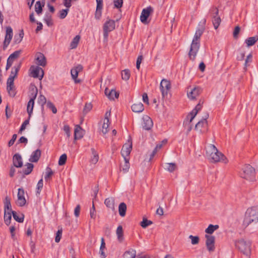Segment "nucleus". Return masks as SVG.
I'll use <instances>...</instances> for the list:
<instances>
[{
  "label": "nucleus",
  "instance_id": "nucleus-1",
  "mask_svg": "<svg viewBox=\"0 0 258 258\" xmlns=\"http://www.w3.org/2000/svg\"><path fill=\"white\" fill-rule=\"evenodd\" d=\"M205 150L206 156L210 162L213 163L222 162L224 164L228 162V159L214 145L208 144L205 147Z\"/></svg>",
  "mask_w": 258,
  "mask_h": 258
},
{
  "label": "nucleus",
  "instance_id": "nucleus-2",
  "mask_svg": "<svg viewBox=\"0 0 258 258\" xmlns=\"http://www.w3.org/2000/svg\"><path fill=\"white\" fill-rule=\"evenodd\" d=\"M204 32V28L196 30L190 45L188 52V57L191 60H194L197 56L200 46V38Z\"/></svg>",
  "mask_w": 258,
  "mask_h": 258
},
{
  "label": "nucleus",
  "instance_id": "nucleus-3",
  "mask_svg": "<svg viewBox=\"0 0 258 258\" xmlns=\"http://www.w3.org/2000/svg\"><path fill=\"white\" fill-rule=\"evenodd\" d=\"M31 94L30 99L28 103L27 107V111L29 114L28 119L25 120L22 124L19 133H21L23 131L26 129V126L29 123V119L33 113V107L34 105V100L36 98L38 93L37 88L35 86H32L31 89Z\"/></svg>",
  "mask_w": 258,
  "mask_h": 258
},
{
  "label": "nucleus",
  "instance_id": "nucleus-4",
  "mask_svg": "<svg viewBox=\"0 0 258 258\" xmlns=\"http://www.w3.org/2000/svg\"><path fill=\"white\" fill-rule=\"evenodd\" d=\"M20 67V63L14 66L12 69L11 74L7 80V90L10 96L12 97H14L16 94L14 81L15 78L17 76Z\"/></svg>",
  "mask_w": 258,
  "mask_h": 258
},
{
  "label": "nucleus",
  "instance_id": "nucleus-5",
  "mask_svg": "<svg viewBox=\"0 0 258 258\" xmlns=\"http://www.w3.org/2000/svg\"><path fill=\"white\" fill-rule=\"evenodd\" d=\"M252 222H258V207H252L247 210L243 225L247 227Z\"/></svg>",
  "mask_w": 258,
  "mask_h": 258
},
{
  "label": "nucleus",
  "instance_id": "nucleus-6",
  "mask_svg": "<svg viewBox=\"0 0 258 258\" xmlns=\"http://www.w3.org/2000/svg\"><path fill=\"white\" fill-rule=\"evenodd\" d=\"M240 177L249 182L255 181V170L249 164L245 165L241 169L240 173Z\"/></svg>",
  "mask_w": 258,
  "mask_h": 258
},
{
  "label": "nucleus",
  "instance_id": "nucleus-7",
  "mask_svg": "<svg viewBox=\"0 0 258 258\" xmlns=\"http://www.w3.org/2000/svg\"><path fill=\"white\" fill-rule=\"evenodd\" d=\"M202 104L203 102L201 103L200 101L187 116L186 119L184 120L183 122V125L188 132L191 130L193 126V124L191 123L192 121L198 114V112L201 109L202 107Z\"/></svg>",
  "mask_w": 258,
  "mask_h": 258
},
{
  "label": "nucleus",
  "instance_id": "nucleus-8",
  "mask_svg": "<svg viewBox=\"0 0 258 258\" xmlns=\"http://www.w3.org/2000/svg\"><path fill=\"white\" fill-rule=\"evenodd\" d=\"M251 243L249 241L243 238H239L235 241V245L243 254L249 256L251 253Z\"/></svg>",
  "mask_w": 258,
  "mask_h": 258
},
{
  "label": "nucleus",
  "instance_id": "nucleus-9",
  "mask_svg": "<svg viewBox=\"0 0 258 258\" xmlns=\"http://www.w3.org/2000/svg\"><path fill=\"white\" fill-rule=\"evenodd\" d=\"M115 28V21L111 19H108L104 24L103 26V38L105 42L108 40V34L113 31Z\"/></svg>",
  "mask_w": 258,
  "mask_h": 258
},
{
  "label": "nucleus",
  "instance_id": "nucleus-10",
  "mask_svg": "<svg viewBox=\"0 0 258 258\" xmlns=\"http://www.w3.org/2000/svg\"><path fill=\"white\" fill-rule=\"evenodd\" d=\"M209 117V114L206 113L203 118L198 121V122L195 125V130L201 133H204L208 131V122L207 119Z\"/></svg>",
  "mask_w": 258,
  "mask_h": 258
},
{
  "label": "nucleus",
  "instance_id": "nucleus-11",
  "mask_svg": "<svg viewBox=\"0 0 258 258\" xmlns=\"http://www.w3.org/2000/svg\"><path fill=\"white\" fill-rule=\"evenodd\" d=\"M29 72L31 76L34 78H38L40 80H41L44 76L43 69L38 66H32L29 69Z\"/></svg>",
  "mask_w": 258,
  "mask_h": 258
},
{
  "label": "nucleus",
  "instance_id": "nucleus-12",
  "mask_svg": "<svg viewBox=\"0 0 258 258\" xmlns=\"http://www.w3.org/2000/svg\"><path fill=\"white\" fill-rule=\"evenodd\" d=\"M160 88L163 97H165L167 95L171 88L170 81L166 79H163L160 83Z\"/></svg>",
  "mask_w": 258,
  "mask_h": 258
},
{
  "label": "nucleus",
  "instance_id": "nucleus-13",
  "mask_svg": "<svg viewBox=\"0 0 258 258\" xmlns=\"http://www.w3.org/2000/svg\"><path fill=\"white\" fill-rule=\"evenodd\" d=\"M132 149V142L131 139L123 146L121 154L123 158H127L130 155Z\"/></svg>",
  "mask_w": 258,
  "mask_h": 258
},
{
  "label": "nucleus",
  "instance_id": "nucleus-14",
  "mask_svg": "<svg viewBox=\"0 0 258 258\" xmlns=\"http://www.w3.org/2000/svg\"><path fill=\"white\" fill-rule=\"evenodd\" d=\"M206 245L209 252H213L215 250V237L210 235H205Z\"/></svg>",
  "mask_w": 258,
  "mask_h": 258
},
{
  "label": "nucleus",
  "instance_id": "nucleus-15",
  "mask_svg": "<svg viewBox=\"0 0 258 258\" xmlns=\"http://www.w3.org/2000/svg\"><path fill=\"white\" fill-rule=\"evenodd\" d=\"M25 191L23 188H19L17 194L16 204L20 207L24 206L26 203V200L24 197Z\"/></svg>",
  "mask_w": 258,
  "mask_h": 258
},
{
  "label": "nucleus",
  "instance_id": "nucleus-16",
  "mask_svg": "<svg viewBox=\"0 0 258 258\" xmlns=\"http://www.w3.org/2000/svg\"><path fill=\"white\" fill-rule=\"evenodd\" d=\"M13 35V30L12 28L9 26L7 27L6 28V35L3 44L4 49H5L10 44L12 39Z\"/></svg>",
  "mask_w": 258,
  "mask_h": 258
},
{
  "label": "nucleus",
  "instance_id": "nucleus-17",
  "mask_svg": "<svg viewBox=\"0 0 258 258\" xmlns=\"http://www.w3.org/2000/svg\"><path fill=\"white\" fill-rule=\"evenodd\" d=\"M111 115V111H107L105 114V117L103 120V123L102 125L101 132L103 134H106L108 133L109 130L108 127L110 124L109 117Z\"/></svg>",
  "mask_w": 258,
  "mask_h": 258
},
{
  "label": "nucleus",
  "instance_id": "nucleus-18",
  "mask_svg": "<svg viewBox=\"0 0 258 258\" xmlns=\"http://www.w3.org/2000/svg\"><path fill=\"white\" fill-rule=\"evenodd\" d=\"M153 12V9L151 7H148L142 10L140 16V20L144 24H147V18Z\"/></svg>",
  "mask_w": 258,
  "mask_h": 258
},
{
  "label": "nucleus",
  "instance_id": "nucleus-19",
  "mask_svg": "<svg viewBox=\"0 0 258 258\" xmlns=\"http://www.w3.org/2000/svg\"><path fill=\"white\" fill-rule=\"evenodd\" d=\"M35 63L39 66L45 67L46 65V59L44 54L40 52H37L35 55Z\"/></svg>",
  "mask_w": 258,
  "mask_h": 258
},
{
  "label": "nucleus",
  "instance_id": "nucleus-20",
  "mask_svg": "<svg viewBox=\"0 0 258 258\" xmlns=\"http://www.w3.org/2000/svg\"><path fill=\"white\" fill-rule=\"evenodd\" d=\"M143 127L145 130H150L153 125V122L151 118L148 115H144L143 117Z\"/></svg>",
  "mask_w": 258,
  "mask_h": 258
},
{
  "label": "nucleus",
  "instance_id": "nucleus-21",
  "mask_svg": "<svg viewBox=\"0 0 258 258\" xmlns=\"http://www.w3.org/2000/svg\"><path fill=\"white\" fill-rule=\"evenodd\" d=\"M219 11L217 8H215L213 10V24L214 28L217 29L221 23V19L218 15Z\"/></svg>",
  "mask_w": 258,
  "mask_h": 258
},
{
  "label": "nucleus",
  "instance_id": "nucleus-22",
  "mask_svg": "<svg viewBox=\"0 0 258 258\" xmlns=\"http://www.w3.org/2000/svg\"><path fill=\"white\" fill-rule=\"evenodd\" d=\"M105 95L110 100H114L119 97V93L114 89L109 90L108 88H106L104 91Z\"/></svg>",
  "mask_w": 258,
  "mask_h": 258
},
{
  "label": "nucleus",
  "instance_id": "nucleus-23",
  "mask_svg": "<svg viewBox=\"0 0 258 258\" xmlns=\"http://www.w3.org/2000/svg\"><path fill=\"white\" fill-rule=\"evenodd\" d=\"M85 131L79 125H77L75 127L74 132L75 140H79L83 138Z\"/></svg>",
  "mask_w": 258,
  "mask_h": 258
},
{
  "label": "nucleus",
  "instance_id": "nucleus-24",
  "mask_svg": "<svg viewBox=\"0 0 258 258\" xmlns=\"http://www.w3.org/2000/svg\"><path fill=\"white\" fill-rule=\"evenodd\" d=\"M200 94V89L199 88L195 87L193 89H191L189 91L187 92L188 97L191 99L194 100Z\"/></svg>",
  "mask_w": 258,
  "mask_h": 258
},
{
  "label": "nucleus",
  "instance_id": "nucleus-25",
  "mask_svg": "<svg viewBox=\"0 0 258 258\" xmlns=\"http://www.w3.org/2000/svg\"><path fill=\"white\" fill-rule=\"evenodd\" d=\"M41 151L39 149H37L32 153L29 160V161L31 162H37L39 160L41 156Z\"/></svg>",
  "mask_w": 258,
  "mask_h": 258
},
{
  "label": "nucleus",
  "instance_id": "nucleus-26",
  "mask_svg": "<svg viewBox=\"0 0 258 258\" xmlns=\"http://www.w3.org/2000/svg\"><path fill=\"white\" fill-rule=\"evenodd\" d=\"M132 109L135 112L140 113L144 110V107L142 103L137 102L132 106Z\"/></svg>",
  "mask_w": 258,
  "mask_h": 258
},
{
  "label": "nucleus",
  "instance_id": "nucleus-27",
  "mask_svg": "<svg viewBox=\"0 0 258 258\" xmlns=\"http://www.w3.org/2000/svg\"><path fill=\"white\" fill-rule=\"evenodd\" d=\"M13 164L16 167H21L23 162L21 156L19 154H15L13 157Z\"/></svg>",
  "mask_w": 258,
  "mask_h": 258
},
{
  "label": "nucleus",
  "instance_id": "nucleus-28",
  "mask_svg": "<svg viewBox=\"0 0 258 258\" xmlns=\"http://www.w3.org/2000/svg\"><path fill=\"white\" fill-rule=\"evenodd\" d=\"M45 2L37 1L35 5V11L38 15H40L42 12V8L44 6Z\"/></svg>",
  "mask_w": 258,
  "mask_h": 258
},
{
  "label": "nucleus",
  "instance_id": "nucleus-29",
  "mask_svg": "<svg viewBox=\"0 0 258 258\" xmlns=\"http://www.w3.org/2000/svg\"><path fill=\"white\" fill-rule=\"evenodd\" d=\"M164 168L167 171L173 172L177 169V166L175 163H166L164 166Z\"/></svg>",
  "mask_w": 258,
  "mask_h": 258
},
{
  "label": "nucleus",
  "instance_id": "nucleus-30",
  "mask_svg": "<svg viewBox=\"0 0 258 258\" xmlns=\"http://www.w3.org/2000/svg\"><path fill=\"white\" fill-rule=\"evenodd\" d=\"M82 69L83 67L81 65H78L77 67L73 68L71 71L72 79L77 78L79 73L81 72Z\"/></svg>",
  "mask_w": 258,
  "mask_h": 258
},
{
  "label": "nucleus",
  "instance_id": "nucleus-31",
  "mask_svg": "<svg viewBox=\"0 0 258 258\" xmlns=\"http://www.w3.org/2000/svg\"><path fill=\"white\" fill-rule=\"evenodd\" d=\"M258 40V36L256 35L253 37H250L245 39V43L246 44L247 47H250L254 45L256 42Z\"/></svg>",
  "mask_w": 258,
  "mask_h": 258
},
{
  "label": "nucleus",
  "instance_id": "nucleus-32",
  "mask_svg": "<svg viewBox=\"0 0 258 258\" xmlns=\"http://www.w3.org/2000/svg\"><path fill=\"white\" fill-rule=\"evenodd\" d=\"M92 157L90 159V162L92 164H95L99 160V156L96 151L94 149H91Z\"/></svg>",
  "mask_w": 258,
  "mask_h": 258
},
{
  "label": "nucleus",
  "instance_id": "nucleus-33",
  "mask_svg": "<svg viewBox=\"0 0 258 258\" xmlns=\"http://www.w3.org/2000/svg\"><path fill=\"white\" fill-rule=\"evenodd\" d=\"M116 234L117 236L118 241L119 242H122L123 240V233L122 227L120 225L118 226L116 231Z\"/></svg>",
  "mask_w": 258,
  "mask_h": 258
},
{
  "label": "nucleus",
  "instance_id": "nucleus-34",
  "mask_svg": "<svg viewBox=\"0 0 258 258\" xmlns=\"http://www.w3.org/2000/svg\"><path fill=\"white\" fill-rule=\"evenodd\" d=\"M136 256V251L133 249H130L126 251L123 255V258H135Z\"/></svg>",
  "mask_w": 258,
  "mask_h": 258
},
{
  "label": "nucleus",
  "instance_id": "nucleus-35",
  "mask_svg": "<svg viewBox=\"0 0 258 258\" xmlns=\"http://www.w3.org/2000/svg\"><path fill=\"white\" fill-rule=\"evenodd\" d=\"M104 204L108 208L113 210L114 209V199L111 197L105 200Z\"/></svg>",
  "mask_w": 258,
  "mask_h": 258
},
{
  "label": "nucleus",
  "instance_id": "nucleus-36",
  "mask_svg": "<svg viewBox=\"0 0 258 258\" xmlns=\"http://www.w3.org/2000/svg\"><path fill=\"white\" fill-rule=\"evenodd\" d=\"M105 249V243L104 241V239L103 238H101V245H100V249H99V253H100V256L102 258L106 257V254L104 252Z\"/></svg>",
  "mask_w": 258,
  "mask_h": 258
},
{
  "label": "nucleus",
  "instance_id": "nucleus-37",
  "mask_svg": "<svg viewBox=\"0 0 258 258\" xmlns=\"http://www.w3.org/2000/svg\"><path fill=\"white\" fill-rule=\"evenodd\" d=\"M219 228L218 225L210 224L208 228L206 229L205 232L209 234H212L213 232Z\"/></svg>",
  "mask_w": 258,
  "mask_h": 258
},
{
  "label": "nucleus",
  "instance_id": "nucleus-38",
  "mask_svg": "<svg viewBox=\"0 0 258 258\" xmlns=\"http://www.w3.org/2000/svg\"><path fill=\"white\" fill-rule=\"evenodd\" d=\"M126 211V206L125 203H121L119 204L118 207V212L120 216L124 217Z\"/></svg>",
  "mask_w": 258,
  "mask_h": 258
},
{
  "label": "nucleus",
  "instance_id": "nucleus-39",
  "mask_svg": "<svg viewBox=\"0 0 258 258\" xmlns=\"http://www.w3.org/2000/svg\"><path fill=\"white\" fill-rule=\"evenodd\" d=\"M80 36L79 35L76 36L74 38V39H73L72 42H71V44H70L71 48V49L76 48L78 46V44L80 41Z\"/></svg>",
  "mask_w": 258,
  "mask_h": 258
},
{
  "label": "nucleus",
  "instance_id": "nucleus-40",
  "mask_svg": "<svg viewBox=\"0 0 258 258\" xmlns=\"http://www.w3.org/2000/svg\"><path fill=\"white\" fill-rule=\"evenodd\" d=\"M4 204L5 211L13 212L11 209L10 199L7 197L5 199Z\"/></svg>",
  "mask_w": 258,
  "mask_h": 258
},
{
  "label": "nucleus",
  "instance_id": "nucleus-41",
  "mask_svg": "<svg viewBox=\"0 0 258 258\" xmlns=\"http://www.w3.org/2000/svg\"><path fill=\"white\" fill-rule=\"evenodd\" d=\"M12 212L5 211L4 220L5 223L9 225L11 223Z\"/></svg>",
  "mask_w": 258,
  "mask_h": 258
},
{
  "label": "nucleus",
  "instance_id": "nucleus-42",
  "mask_svg": "<svg viewBox=\"0 0 258 258\" xmlns=\"http://www.w3.org/2000/svg\"><path fill=\"white\" fill-rule=\"evenodd\" d=\"M130 76V71L128 69H125L121 72V78L125 81L129 80Z\"/></svg>",
  "mask_w": 258,
  "mask_h": 258
},
{
  "label": "nucleus",
  "instance_id": "nucleus-43",
  "mask_svg": "<svg viewBox=\"0 0 258 258\" xmlns=\"http://www.w3.org/2000/svg\"><path fill=\"white\" fill-rule=\"evenodd\" d=\"M44 21L46 22L48 26H51L53 25L51 16L49 13H46L44 18Z\"/></svg>",
  "mask_w": 258,
  "mask_h": 258
},
{
  "label": "nucleus",
  "instance_id": "nucleus-44",
  "mask_svg": "<svg viewBox=\"0 0 258 258\" xmlns=\"http://www.w3.org/2000/svg\"><path fill=\"white\" fill-rule=\"evenodd\" d=\"M21 53V50H20L15 51L14 52L12 53L9 56V57L8 58L10 59V60H12V61H14L15 60V59H17V58H18L19 57Z\"/></svg>",
  "mask_w": 258,
  "mask_h": 258
},
{
  "label": "nucleus",
  "instance_id": "nucleus-45",
  "mask_svg": "<svg viewBox=\"0 0 258 258\" xmlns=\"http://www.w3.org/2000/svg\"><path fill=\"white\" fill-rule=\"evenodd\" d=\"M124 164L122 165V171L125 173L127 172L130 168V163H129V159L128 158H124Z\"/></svg>",
  "mask_w": 258,
  "mask_h": 258
},
{
  "label": "nucleus",
  "instance_id": "nucleus-46",
  "mask_svg": "<svg viewBox=\"0 0 258 258\" xmlns=\"http://www.w3.org/2000/svg\"><path fill=\"white\" fill-rule=\"evenodd\" d=\"M13 216L14 219L19 222H22L24 220V215L23 214L21 215V216H19L17 215V213L16 212H12Z\"/></svg>",
  "mask_w": 258,
  "mask_h": 258
},
{
  "label": "nucleus",
  "instance_id": "nucleus-47",
  "mask_svg": "<svg viewBox=\"0 0 258 258\" xmlns=\"http://www.w3.org/2000/svg\"><path fill=\"white\" fill-rule=\"evenodd\" d=\"M189 238L191 240V243L192 245H196L199 243L200 238L198 236L189 235Z\"/></svg>",
  "mask_w": 258,
  "mask_h": 258
},
{
  "label": "nucleus",
  "instance_id": "nucleus-48",
  "mask_svg": "<svg viewBox=\"0 0 258 258\" xmlns=\"http://www.w3.org/2000/svg\"><path fill=\"white\" fill-rule=\"evenodd\" d=\"M152 224V222L150 220H148L146 218H143V221L141 222V226L145 228L147 226L151 225Z\"/></svg>",
  "mask_w": 258,
  "mask_h": 258
},
{
  "label": "nucleus",
  "instance_id": "nucleus-49",
  "mask_svg": "<svg viewBox=\"0 0 258 258\" xmlns=\"http://www.w3.org/2000/svg\"><path fill=\"white\" fill-rule=\"evenodd\" d=\"M102 7L97 6L95 14V18L97 20H99L101 16V9Z\"/></svg>",
  "mask_w": 258,
  "mask_h": 258
},
{
  "label": "nucleus",
  "instance_id": "nucleus-50",
  "mask_svg": "<svg viewBox=\"0 0 258 258\" xmlns=\"http://www.w3.org/2000/svg\"><path fill=\"white\" fill-rule=\"evenodd\" d=\"M67 156L66 154H63L60 156L58 161V165L60 166H62L64 165L67 161Z\"/></svg>",
  "mask_w": 258,
  "mask_h": 258
},
{
  "label": "nucleus",
  "instance_id": "nucleus-51",
  "mask_svg": "<svg viewBox=\"0 0 258 258\" xmlns=\"http://www.w3.org/2000/svg\"><path fill=\"white\" fill-rule=\"evenodd\" d=\"M53 174V172L49 167H47L46 169V174L45 175V179L48 180Z\"/></svg>",
  "mask_w": 258,
  "mask_h": 258
},
{
  "label": "nucleus",
  "instance_id": "nucleus-52",
  "mask_svg": "<svg viewBox=\"0 0 258 258\" xmlns=\"http://www.w3.org/2000/svg\"><path fill=\"white\" fill-rule=\"evenodd\" d=\"M46 102V99L44 96L43 95H40L38 98V103L40 104L42 106H43L44 105Z\"/></svg>",
  "mask_w": 258,
  "mask_h": 258
},
{
  "label": "nucleus",
  "instance_id": "nucleus-53",
  "mask_svg": "<svg viewBox=\"0 0 258 258\" xmlns=\"http://www.w3.org/2000/svg\"><path fill=\"white\" fill-rule=\"evenodd\" d=\"M92 108V105L91 103H86L84 106L83 109V113L84 114H87L88 112H89Z\"/></svg>",
  "mask_w": 258,
  "mask_h": 258
},
{
  "label": "nucleus",
  "instance_id": "nucleus-54",
  "mask_svg": "<svg viewBox=\"0 0 258 258\" xmlns=\"http://www.w3.org/2000/svg\"><path fill=\"white\" fill-rule=\"evenodd\" d=\"M68 11V9L60 10L59 12V17L60 19H64L67 16Z\"/></svg>",
  "mask_w": 258,
  "mask_h": 258
},
{
  "label": "nucleus",
  "instance_id": "nucleus-55",
  "mask_svg": "<svg viewBox=\"0 0 258 258\" xmlns=\"http://www.w3.org/2000/svg\"><path fill=\"white\" fill-rule=\"evenodd\" d=\"M47 106L52 110L53 113L55 114L57 112V109L52 102L48 101L47 102Z\"/></svg>",
  "mask_w": 258,
  "mask_h": 258
},
{
  "label": "nucleus",
  "instance_id": "nucleus-56",
  "mask_svg": "<svg viewBox=\"0 0 258 258\" xmlns=\"http://www.w3.org/2000/svg\"><path fill=\"white\" fill-rule=\"evenodd\" d=\"M62 229H59L56 234V236L55 238V241L57 243L59 242L60 240L61 235H62Z\"/></svg>",
  "mask_w": 258,
  "mask_h": 258
},
{
  "label": "nucleus",
  "instance_id": "nucleus-57",
  "mask_svg": "<svg viewBox=\"0 0 258 258\" xmlns=\"http://www.w3.org/2000/svg\"><path fill=\"white\" fill-rule=\"evenodd\" d=\"M43 179H41L40 180H39L37 184V190H36V192L37 194H39L41 190V189L43 187Z\"/></svg>",
  "mask_w": 258,
  "mask_h": 258
},
{
  "label": "nucleus",
  "instance_id": "nucleus-58",
  "mask_svg": "<svg viewBox=\"0 0 258 258\" xmlns=\"http://www.w3.org/2000/svg\"><path fill=\"white\" fill-rule=\"evenodd\" d=\"M113 4L116 8L119 9L122 6L123 0H113Z\"/></svg>",
  "mask_w": 258,
  "mask_h": 258
},
{
  "label": "nucleus",
  "instance_id": "nucleus-59",
  "mask_svg": "<svg viewBox=\"0 0 258 258\" xmlns=\"http://www.w3.org/2000/svg\"><path fill=\"white\" fill-rule=\"evenodd\" d=\"M26 166L27 169L25 170L24 173L25 174H28L32 171L33 165L31 163H28L26 164Z\"/></svg>",
  "mask_w": 258,
  "mask_h": 258
},
{
  "label": "nucleus",
  "instance_id": "nucleus-60",
  "mask_svg": "<svg viewBox=\"0 0 258 258\" xmlns=\"http://www.w3.org/2000/svg\"><path fill=\"white\" fill-rule=\"evenodd\" d=\"M167 142V140H163L160 143L157 144L154 150L158 152V150H159L160 149L162 148L163 145L166 144Z\"/></svg>",
  "mask_w": 258,
  "mask_h": 258
},
{
  "label": "nucleus",
  "instance_id": "nucleus-61",
  "mask_svg": "<svg viewBox=\"0 0 258 258\" xmlns=\"http://www.w3.org/2000/svg\"><path fill=\"white\" fill-rule=\"evenodd\" d=\"M240 28L239 26H237L235 27V29L233 31V35L234 38H238V35L240 32Z\"/></svg>",
  "mask_w": 258,
  "mask_h": 258
},
{
  "label": "nucleus",
  "instance_id": "nucleus-62",
  "mask_svg": "<svg viewBox=\"0 0 258 258\" xmlns=\"http://www.w3.org/2000/svg\"><path fill=\"white\" fill-rule=\"evenodd\" d=\"M24 34L23 33H20L18 36L15 37V42L16 43H19L22 40Z\"/></svg>",
  "mask_w": 258,
  "mask_h": 258
},
{
  "label": "nucleus",
  "instance_id": "nucleus-63",
  "mask_svg": "<svg viewBox=\"0 0 258 258\" xmlns=\"http://www.w3.org/2000/svg\"><path fill=\"white\" fill-rule=\"evenodd\" d=\"M63 131L65 132V133L66 134L67 137L68 138H69L71 136V133H70V127L69 126V125H65L63 126Z\"/></svg>",
  "mask_w": 258,
  "mask_h": 258
},
{
  "label": "nucleus",
  "instance_id": "nucleus-64",
  "mask_svg": "<svg viewBox=\"0 0 258 258\" xmlns=\"http://www.w3.org/2000/svg\"><path fill=\"white\" fill-rule=\"evenodd\" d=\"M81 207L79 205H78L75 209L74 214L76 217H78L80 215Z\"/></svg>",
  "mask_w": 258,
  "mask_h": 258
}]
</instances>
